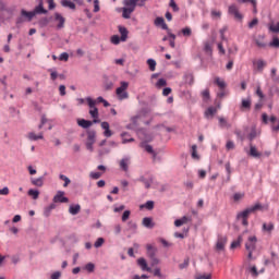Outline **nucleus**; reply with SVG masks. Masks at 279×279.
<instances>
[{
    "instance_id": "0eeeda50",
    "label": "nucleus",
    "mask_w": 279,
    "mask_h": 279,
    "mask_svg": "<svg viewBox=\"0 0 279 279\" xmlns=\"http://www.w3.org/2000/svg\"><path fill=\"white\" fill-rule=\"evenodd\" d=\"M229 14L234 16V19H236V21H243V14H241L239 12V8L236 7V4H231L229 7Z\"/></svg>"
},
{
    "instance_id": "e2e57ef3",
    "label": "nucleus",
    "mask_w": 279,
    "mask_h": 279,
    "mask_svg": "<svg viewBox=\"0 0 279 279\" xmlns=\"http://www.w3.org/2000/svg\"><path fill=\"white\" fill-rule=\"evenodd\" d=\"M89 178L93 180H99V178H101V172H90Z\"/></svg>"
},
{
    "instance_id": "864d4df0",
    "label": "nucleus",
    "mask_w": 279,
    "mask_h": 279,
    "mask_svg": "<svg viewBox=\"0 0 279 279\" xmlns=\"http://www.w3.org/2000/svg\"><path fill=\"white\" fill-rule=\"evenodd\" d=\"M85 269H86V271H88L89 274H93V271H95V264L88 263V264L85 266Z\"/></svg>"
},
{
    "instance_id": "2eb2a0df",
    "label": "nucleus",
    "mask_w": 279,
    "mask_h": 279,
    "mask_svg": "<svg viewBox=\"0 0 279 279\" xmlns=\"http://www.w3.org/2000/svg\"><path fill=\"white\" fill-rule=\"evenodd\" d=\"M254 40L259 49H265V47H267V44L265 43V35H259Z\"/></svg>"
},
{
    "instance_id": "37998d69",
    "label": "nucleus",
    "mask_w": 279,
    "mask_h": 279,
    "mask_svg": "<svg viewBox=\"0 0 279 279\" xmlns=\"http://www.w3.org/2000/svg\"><path fill=\"white\" fill-rule=\"evenodd\" d=\"M86 101H87V104H88L90 110L97 108V107H96V106H97V101H96V100L92 99L90 97H87V98H86Z\"/></svg>"
},
{
    "instance_id": "bf43d9fd",
    "label": "nucleus",
    "mask_w": 279,
    "mask_h": 279,
    "mask_svg": "<svg viewBox=\"0 0 279 279\" xmlns=\"http://www.w3.org/2000/svg\"><path fill=\"white\" fill-rule=\"evenodd\" d=\"M105 242L106 240H104V238H98L97 241L94 243V246L101 247V245H104Z\"/></svg>"
},
{
    "instance_id": "20e7f679",
    "label": "nucleus",
    "mask_w": 279,
    "mask_h": 279,
    "mask_svg": "<svg viewBox=\"0 0 279 279\" xmlns=\"http://www.w3.org/2000/svg\"><path fill=\"white\" fill-rule=\"evenodd\" d=\"M146 250H147V256L150 258L151 260V265H159L160 259H158V257H156V254L158 253V248L151 244H147L146 245Z\"/></svg>"
},
{
    "instance_id": "13d9d810",
    "label": "nucleus",
    "mask_w": 279,
    "mask_h": 279,
    "mask_svg": "<svg viewBox=\"0 0 279 279\" xmlns=\"http://www.w3.org/2000/svg\"><path fill=\"white\" fill-rule=\"evenodd\" d=\"M111 43L112 45H119V43H121V37H119V35H113L111 37Z\"/></svg>"
},
{
    "instance_id": "680f3d73",
    "label": "nucleus",
    "mask_w": 279,
    "mask_h": 279,
    "mask_svg": "<svg viewBox=\"0 0 279 279\" xmlns=\"http://www.w3.org/2000/svg\"><path fill=\"white\" fill-rule=\"evenodd\" d=\"M132 213L130 211V210H125L124 213H123V215H122V221L123 222H125V221H128V219H130V215H131Z\"/></svg>"
},
{
    "instance_id": "412c9836",
    "label": "nucleus",
    "mask_w": 279,
    "mask_h": 279,
    "mask_svg": "<svg viewBox=\"0 0 279 279\" xmlns=\"http://www.w3.org/2000/svg\"><path fill=\"white\" fill-rule=\"evenodd\" d=\"M155 25L157 27H161V29H165V31L169 29V26L165 22V17H157V19H155Z\"/></svg>"
},
{
    "instance_id": "09e8293b",
    "label": "nucleus",
    "mask_w": 279,
    "mask_h": 279,
    "mask_svg": "<svg viewBox=\"0 0 279 279\" xmlns=\"http://www.w3.org/2000/svg\"><path fill=\"white\" fill-rule=\"evenodd\" d=\"M192 158L199 160V155H197V145L192 146Z\"/></svg>"
},
{
    "instance_id": "69168bd1",
    "label": "nucleus",
    "mask_w": 279,
    "mask_h": 279,
    "mask_svg": "<svg viewBox=\"0 0 279 279\" xmlns=\"http://www.w3.org/2000/svg\"><path fill=\"white\" fill-rule=\"evenodd\" d=\"M61 277H62V272H60V271H54V272L51 275L50 279H60Z\"/></svg>"
},
{
    "instance_id": "dca6fc26",
    "label": "nucleus",
    "mask_w": 279,
    "mask_h": 279,
    "mask_svg": "<svg viewBox=\"0 0 279 279\" xmlns=\"http://www.w3.org/2000/svg\"><path fill=\"white\" fill-rule=\"evenodd\" d=\"M89 114H90L92 119H94L93 123H100L101 122V120H99V109H97V107L94 108V109H90Z\"/></svg>"
},
{
    "instance_id": "052dcab7",
    "label": "nucleus",
    "mask_w": 279,
    "mask_h": 279,
    "mask_svg": "<svg viewBox=\"0 0 279 279\" xmlns=\"http://www.w3.org/2000/svg\"><path fill=\"white\" fill-rule=\"evenodd\" d=\"M258 25V20L255 17L248 23V29H254Z\"/></svg>"
},
{
    "instance_id": "c9c22d12",
    "label": "nucleus",
    "mask_w": 279,
    "mask_h": 279,
    "mask_svg": "<svg viewBox=\"0 0 279 279\" xmlns=\"http://www.w3.org/2000/svg\"><path fill=\"white\" fill-rule=\"evenodd\" d=\"M28 195H29L31 197H33V199H38V197H39V195H40V192H39L38 190H33V189H31V190L28 191Z\"/></svg>"
},
{
    "instance_id": "1a4fd4ad",
    "label": "nucleus",
    "mask_w": 279,
    "mask_h": 279,
    "mask_svg": "<svg viewBox=\"0 0 279 279\" xmlns=\"http://www.w3.org/2000/svg\"><path fill=\"white\" fill-rule=\"evenodd\" d=\"M38 2V5L35 7V9L33 10V13H35V16L36 14H47L48 11L45 9V3L43 0H37Z\"/></svg>"
},
{
    "instance_id": "4be33fe9",
    "label": "nucleus",
    "mask_w": 279,
    "mask_h": 279,
    "mask_svg": "<svg viewBox=\"0 0 279 279\" xmlns=\"http://www.w3.org/2000/svg\"><path fill=\"white\" fill-rule=\"evenodd\" d=\"M248 156H252V158H260V156H263V154L258 153V150L256 149V146L250 144Z\"/></svg>"
},
{
    "instance_id": "58836bf2",
    "label": "nucleus",
    "mask_w": 279,
    "mask_h": 279,
    "mask_svg": "<svg viewBox=\"0 0 279 279\" xmlns=\"http://www.w3.org/2000/svg\"><path fill=\"white\" fill-rule=\"evenodd\" d=\"M137 228H138V226L136 225V222H134V221L128 222V230H130L131 232H136Z\"/></svg>"
},
{
    "instance_id": "2f4dec72",
    "label": "nucleus",
    "mask_w": 279,
    "mask_h": 279,
    "mask_svg": "<svg viewBox=\"0 0 279 279\" xmlns=\"http://www.w3.org/2000/svg\"><path fill=\"white\" fill-rule=\"evenodd\" d=\"M62 8H69L70 10H75V3L71 2V0H61Z\"/></svg>"
},
{
    "instance_id": "a19ab883",
    "label": "nucleus",
    "mask_w": 279,
    "mask_h": 279,
    "mask_svg": "<svg viewBox=\"0 0 279 279\" xmlns=\"http://www.w3.org/2000/svg\"><path fill=\"white\" fill-rule=\"evenodd\" d=\"M60 180H62L64 182L63 186L66 187L71 184V179H69V177L64 175V174H60L59 175Z\"/></svg>"
},
{
    "instance_id": "f03ea898",
    "label": "nucleus",
    "mask_w": 279,
    "mask_h": 279,
    "mask_svg": "<svg viewBox=\"0 0 279 279\" xmlns=\"http://www.w3.org/2000/svg\"><path fill=\"white\" fill-rule=\"evenodd\" d=\"M129 87H130V83L122 81L120 83V87L116 89V95L118 96V99H120V101H123V99H129L130 97V94L128 93Z\"/></svg>"
},
{
    "instance_id": "a18cd8bd",
    "label": "nucleus",
    "mask_w": 279,
    "mask_h": 279,
    "mask_svg": "<svg viewBox=\"0 0 279 279\" xmlns=\"http://www.w3.org/2000/svg\"><path fill=\"white\" fill-rule=\"evenodd\" d=\"M204 51H205V53H208V56H213V47L210 46L209 43L205 44Z\"/></svg>"
},
{
    "instance_id": "9d476101",
    "label": "nucleus",
    "mask_w": 279,
    "mask_h": 279,
    "mask_svg": "<svg viewBox=\"0 0 279 279\" xmlns=\"http://www.w3.org/2000/svg\"><path fill=\"white\" fill-rule=\"evenodd\" d=\"M137 265L141 267L142 271L151 272V268L147 265V260L144 257L137 259Z\"/></svg>"
},
{
    "instance_id": "de8ad7c7",
    "label": "nucleus",
    "mask_w": 279,
    "mask_h": 279,
    "mask_svg": "<svg viewBox=\"0 0 279 279\" xmlns=\"http://www.w3.org/2000/svg\"><path fill=\"white\" fill-rule=\"evenodd\" d=\"M225 167H226V171H227V173H228V175H227V182H230V175L232 174V169H231V167H230V162H227V163L225 165Z\"/></svg>"
},
{
    "instance_id": "603ef678",
    "label": "nucleus",
    "mask_w": 279,
    "mask_h": 279,
    "mask_svg": "<svg viewBox=\"0 0 279 279\" xmlns=\"http://www.w3.org/2000/svg\"><path fill=\"white\" fill-rule=\"evenodd\" d=\"M220 128H230V124L225 118H219Z\"/></svg>"
},
{
    "instance_id": "774afa93",
    "label": "nucleus",
    "mask_w": 279,
    "mask_h": 279,
    "mask_svg": "<svg viewBox=\"0 0 279 279\" xmlns=\"http://www.w3.org/2000/svg\"><path fill=\"white\" fill-rule=\"evenodd\" d=\"M256 137V129H253L248 134V141H253Z\"/></svg>"
},
{
    "instance_id": "f3484780",
    "label": "nucleus",
    "mask_w": 279,
    "mask_h": 279,
    "mask_svg": "<svg viewBox=\"0 0 279 279\" xmlns=\"http://www.w3.org/2000/svg\"><path fill=\"white\" fill-rule=\"evenodd\" d=\"M22 16H24V21L31 22L35 15L34 11H26L25 9L21 10Z\"/></svg>"
},
{
    "instance_id": "79ce46f5",
    "label": "nucleus",
    "mask_w": 279,
    "mask_h": 279,
    "mask_svg": "<svg viewBox=\"0 0 279 279\" xmlns=\"http://www.w3.org/2000/svg\"><path fill=\"white\" fill-rule=\"evenodd\" d=\"M146 62H147V64L149 66V71H156V60L148 59Z\"/></svg>"
},
{
    "instance_id": "4468645a",
    "label": "nucleus",
    "mask_w": 279,
    "mask_h": 279,
    "mask_svg": "<svg viewBox=\"0 0 279 279\" xmlns=\"http://www.w3.org/2000/svg\"><path fill=\"white\" fill-rule=\"evenodd\" d=\"M138 182H142L145 185V189H151V184L154 183V177L146 179L144 175L140 177Z\"/></svg>"
},
{
    "instance_id": "393cba45",
    "label": "nucleus",
    "mask_w": 279,
    "mask_h": 279,
    "mask_svg": "<svg viewBox=\"0 0 279 279\" xmlns=\"http://www.w3.org/2000/svg\"><path fill=\"white\" fill-rule=\"evenodd\" d=\"M121 137L123 145H126V143H134V137H130V133L128 132L121 133Z\"/></svg>"
},
{
    "instance_id": "f704fd0d",
    "label": "nucleus",
    "mask_w": 279,
    "mask_h": 279,
    "mask_svg": "<svg viewBox=\"0 0 279 279\" xmlns=\"http://www.w3.org/2000/svg\"><path fill=\"white\" fill-rule=\"evenodd\" d=\"M262 230L264 232H269L270 233L274 230V223L272 222H269V223L264 222L263 227H262Z\"/></svg>"
},
{
    "instance_id": "f257e3e1",
    "label": "nucleus",
    "mask_w": 279,
    "mask_h": 279,
    "mask_svg": "<svg viewBox=\"0 0 279 279\" xmlns=\"http://www.w3.org/2000/svg\"><path fill=\"white\" fill-rule=\"evenodd\" d=\"M263 205L260 203H256L255 205L244 209L242 213L238 214V219H242V225L248 226L247 218L252 213H256V210H262Z\"/></svg>"
},
{
    "instance_id": "6e6d98bb",
    "label": "nucleus",
    "mask_w": 279,
    "mask_h": 279,
    "mask_svg": "<svg viewBox=\"0 0 279 279\" xmlns=\"http://www.w3.org/2000/svg\"><path fill=\"white\" fill-rule=\"evenodd\" d=\"M147 210H154V201H147L144 205Z\"/></svg>"
},
{
    "instance_id": "a878e982",
    "label": "nucleus",
    "mask_w": 279,
    "mask_h": 279,
    "mask_svg": "<svg viewBox=\"0 0 279 279\" xmlns=\"http://www.w3.org/2000/svg\"><path fill=\"white\" fill-rule=\"evenodd\" d=\"M135 9L129 7V8H123L122 9V17L123 19H131L132 12H134Z\"/></svg>"
},
{
    "instance_id": "6ab92c4d",
    "label": "nucleus",
    "mask_w": 279,
    "mask_h": 279,
    "mask_svg": "<svg viewBox=\"0 0 279 279\" xmlns=\"http://www.w3.org/2000/svg\"><path fill=\"white\" fill-rule=\"evenodd\" d=\"M101 128L102 130H105L104 136H106V138H110V136H112V131L110 130V123L101 122Z\"/></svg>"
},
{
    "instance_id": "5fc2aeb1",
    "label": "nucleus",
    "mask_w": 279,
    "mask_h": 279,
    "mask_svg": "<svg viewBox=\"0 0 279 279\" xmlns=\"http://www.w3.org/2000/svg\"><path fill=\"white\" fill-rule=\"evenodd\" d=\"M167 85V80L165 78H159L158 82L156 83L157 88H162V86Z\"/></svg>"
},
{
    "instance_id": "c03bdc74",
    "label": "nucleus",
    "mask_w": 279,
    "mask_h": 279,
    "mask_svg": "<svg viewBox=\"0 0 279 279\" xmlns=\"http://www.w3.org/2000/svg\"><path fill=\"white\" fill-rule=\"evenodd\" d=\"M195 279H213V275L211 274H197L196 276H195Z\"/></svg>"
},
{
    "instance_id": "c756f323",
    "label": "nucleus",
    "mask_w": 279,
    "mask_h": 279,
    "mask_svg": "<svg viewBox=\"0 0 279 279\" xmlns=\"http://www.w3.org/2000/svg\"><path fill=\"white\" fill-rule=\"evenodd\" d=\"M215 114H217V108H215V107H209V108H207V110L205 111V117H206L207 119H210V118L215 117Z\"/></svg>"
},
{
    "instance_id": "7ed1b4c3",
    "label": "nucleus",
    "mask_w": 279,
    "mask_h": 279,
    "mask_svg": "<svg viewBox=\"0 0 279 279\" xmlns=\"http://www.w3.org/2000/svg\"><path fill=\"white\" fill-rule=\"evenodd\" d=\"M87 142H86V149L88 151H94L93 145H95L97 141V132L95 130H87Z\"/></svg>"
},
{
    "instance_id": "473e14b6",
    "label": "nucleus",
    "mask_w": 279,
    "mask_h": 279,
    "mask_svg": "<svg viewBox=\"0 0 279 279\" xmlns=\"http://www.w3.org/2000/svg\"><path fill=\"white\" fill-rule=\"evenodd\" d=\"M51 210H56V203H51L49 206L45 208L44 216L49 217L51 215Z\"/></svg>"
},
{
    "instance_id": "ddd939ff",
    "label": "nucleus",
    "mask_w": 279,
    "mask_h": 279,
    "mask_svg": "<svg viewBox=\"0 0 279 279\" xmlns=\"http://www.w3.org/2000/svg\"><path fill=\"white\" fill-rule=\"evenodd\" d=\"M54 21L59 22V24L57 25L58 29H62L64 27V23L66 22L64 16H62V14L60 13H54Z\"/></svg>"
},
{
    "instance_id": "aec40b11",
    "label": "nucleus",
    "mask_w": 279,
    "mask_h": 279,
    "mask_svg": "<svg viewBox=\"0 0 279 279\" xmlns=\"http://www.w3.org/2000/svg\"><path fill=\"white\" fill-rule=\"evenodd\" d=\"M142 226H144V228H147L148 230H151V228H154L156 223H154V220L151 218L145 217L143 218Z\"/></svg>"
},
{
    "instance_id": "3c124183",
    "label": "nucleus",
    "mask_w": 279,
    "mask_h": 279,
    "mask_svg": "<svg viewBox=\"0 0 279 279\" xmlns=\"http://www.w3.org/2000/svg\"><path fill=\"white\" fill-rule=\"evenodd\" d=\"M269 47H275V49L279 48V38L275 37L272 41L269 44Z\"/></svg>"
},
{
    "instance_id": "4c0bfd02",
    "label": "nucleus",
    "mask_w": 279,
    "mask_h": 279,
    "mask_svg": "<svg viewBox=\"0 0 279 279\" xmlns=\"http://www.w3.org/2000/svg\"><path fill=\"white\" fill-rule=\"evenodd\" d=\"M268 29L272 32V34H279V22L276 25L269 24Z\"/></svg>"
},
{
    "instance_id": "8fccbe9b",
    "label": "nucleus",
    "mask_w": 279,
    "mask_h": 279,
    "mask_svg": "<svg viewBox=\"0 0 279 279\" xmlns=\"http://www.w3.org/2000/svg\"><path fill=\"white\" fill-rule=\"evenodd\" d=\"M256 64H257V69L259 71H263V69H265V66H267V63L264 60H260V59L256 62Z\"/></svg>"
},
{
    "instance_id": "f8f14e48",
    "label": "nucleus",
    "mask_w": 279,
    "mask_h": 279,
    "mask_svg": "<svg viewBox=\"0 0 279 279\" xmlns=\"http://www.w3.org/2000/svg\"><path fill=\"white\" fill-rule=\"evenodd\" d=\"M120 169L125 172L130 170V157H124L120 160Z\"/></svg>"
},
{
    "instance_id": "cd10ccee",
    "label": "nucleus",
    "mask_w": 279,
    "mask_h": 279,
    "mask_svg": "<svg viewBox=\"0 0 279 279\" xmlns=\"http://www.w3.org/2000/svg\"><path fill=\"white\" fill-rule=\"evenodd\" d=\"M31 182L34 186H43L45 184V177H39L37 179L32 178Z\"/></svg>"
},
{
    "instance_id": "7c9ffc66",
    "label": "nucleus",
    "mask_w": 279,
    "mask_h": 279,
    "mask_svg": "<svg viewBox=\"0 0 279 279\" xmlns=\"http://www.w3.org/2000/svg\"><path fill=\"white\" fill-rule=\"evenodd\" d=\"M241 243H243V235H239L236 240H234L232 243H231V246L230 248L231 250H236V247H239L241 245Z\"/></svg>"
},
{
    "instance_id": "39448f33",
    "label": "nucleus",
    "mask_w": 279,
    "mask_h": 279,
    "mask_svg": "<svg viewBox=\"0 0 279 279\" xmlns=\"http://www.w3.org/2000/svg\"><path fill=\"white\" fill-rule=\"evenodd\" d=\"M256 243H258L256 235H250L245 242L246 252H254L256 250Z\"/></svg>"
},
{
    "instance_id": "9b49d317",
    "label": "nucleus",
    "mask_w": 279,
    "mask_h": 279,
    "mask_svg": "<svg viewBox=\"0 0 279 279\" xmlns=\"http://www.w3.org/2000/svg\"><path fill=\"white\" fill-rule=\"evenodd\" d=\"M93 123H95V122H93L90 120H86V119H78L77 120V125L80 128H83V130H88V128L93 126Z\"/></svg>"
},
{
    "instance_id": "e433bc0d",
    "label": "nucleus",
    "mask_w": 279,
    "mask_h": 279,
    "mask_svg": "<svg viewBox=\"0 0 279 279\" xmlns=\"http://www.w3.org/2000/svg\"><path fill=\"white\" fill-rule=\"evenodd\" d=\"M181 33L183 34V36H185L186 38H190V36L193 35V31L191 29V27H184L181 29Z\"/></svg>"
},
{
    "instance_id": "338daca9",
    "label": "nucleus",
    "mask_w": 279,
    "mask_h": 279,
    "mask_svg": "<svg viewBox=\"0 0 279 279\" xmlns=\"http://www.w3.org/2000/svg\"><path fill=\"white\" fill-rule=\"evenodd\" d=\"M122 228H121V225H114L113 226V232L114 234H119L121 232Z\"/></svg>"
},
{
    "instance_id": "6e6552de",
    "label": "nucleus",
    "mask_w": 279,
    "mask_h": 279,
    "mask_svg": "<svg viewBox=\"0 0 279 279\" xmlns=\"http://www.w3.org/2000/svg\"><path fill=\"white\" fill-rule=\"evenodd\" d=\"M226 243H228V238L227 236H218L217 243H216V250L218 252H223L226 250Z\"/></svg>"
},
{
    "instance_id": "c85d7f7f",
    "label": "nucleus",
    "mask_w": 279,
    "mask_h": 279,
    "mask_svg": "<svg viewBox=\"0 0 279 279\" xmlns=\"http://www.w3.org/2000/svg\"><path fill=\"white\" fill-rule=\"evenodd\" d=\"M140 0H124L123 4L126 5V8H132L133 10H136V5H138Z\"/></svg>"
},
{
    "instance_id": "a211bd4d",
    "label": "nucleus",
    "mask_w": 279,
    "mask_h": 279,
    "mask_svg": "<svg viewBox=\"0 0 279 279\" xmlns=\"http://www.w3.org/2000/svg\"><path fill=\"white\" fill-rule=\"evenodd\" d=\"M240 110H242V112L245 110H252V99H242Z\"/></svg>"
},
{
    "instance_id": "49530a36",
    "label": "nucleus",
    "mask_w": 279,
    "mask_h": 279,
    "mask_svg": "<svg viewBox=\"0 0 279 279\" xmlns=\"http://www.w3.org/2000/svg\"><path fill=\"white\" fill-rule=\"evenodd\" d=\"M169 7L172 8L173 12H180V7H178L175 0H170Z\"/></svg>"
},
{
    "instance_id": "0e129e2a",
    "label": "nucleus",
    "mask_w": 279,
    "mask_h": 279,
    "mask_svg": "<svg viewBox=\"0 0 279 279\" xmlns=\"http://www.w3.org/2000/svg\"><path fill=\"white\" fill-rule=\"evenodd\" d=\"M226 149H228V151H230V149H234V142L228 141L226 144Z\"/></svg>"
},
{
    "instance_id": "ea45409f",
    "label": "nucleus",
    "mask_w": 279,
    "mask_h": 279,
    "mask_svg": "<svg viewBox=\"0 0 279 279\" xmlns=\"http://www.w3.org/2000/svg\"><path fill=\"white\" fill-rule=\"evenodd\" d=\"M215 84H217V86H219V88H221V90H223V88H226V81H223L219 77H216Z\"/></svg>"
},
{
    "instance_id": "bb28decb",
    "label": "nucleus",
    "mask_w": 279,
    "mask_h": 279,
    "mask_svg": "<svg viewBox=\"0 0 279 279\" xmlns=\"http://www.w3.org/2000/svg\"><path fill=\"white\" fill-rule=\"evenodd\" d=\"M119 33L121 34V41L125 43V40H128V28H125V26H119Z\"/></svg>"
},
{
    "instance_id": "72a5a7b5",
    "label": "nucleus",
    "mask_w": 279,
    "mask_h": 279,
    "mask_svg": "<svg viewBox=\"0 0 279 279\" xmlns=\"http://www.w3.org/2000/svg\"><path fill=\"white\" fill-rule=\"evenodd\" d=\"M28 138H29V141H40V140L45 138V136L43 135V133H39L38 135H36V133L31 132V133H28Z\"/></svg>"
},
{
    "instance_id": "b1692460",
    "label": "nucleus",
    "mask_w": 279,
    "mask_h": 279,
    "mask_svg": "<svg viewBox=\"0 0 279 279\" xmlns=\"http://www.w3.org/2000/svg\"><path fill=\"white\" fill-rule=\"evenodd\" d=\"M81 210H82V206H80V204L70 205L69 207L70 215H80Z\"/></svg>"
},
{
    "instance_id": "423d86ee",
    "label": "nucleus",
    "mask_w": 279,
    "mask_h": 279,
    "mask_svg": "<svg viewBox=\"0 0 279 279\" xmlns=\"http://www.w3.org/2000/svg\"><path fill=\"white\" fill-rule=\"evenodd\" d=\"M53 204H69V197L64 196V192L58 191L52 198Z\"/></svg>"
},
{
    "instance_id": "4d7b16f0",
    "label": "nucleus",
    "mask_w": 279,
    "mask_h": 279,
    "mask_svg": "<svg viewBox=\"0 0 279 279\" xmlns=\"http://www.w3.org/2000/svg\"><path fill=\"white\" fill-rule=\"evenodd\" d=\"M59 60L61 62H69V54L66 52H62L60 56H59Z\"/></svg>"
},
{
    "instance_id": "5701e85b",
    "label": "nucleus",
    "mask_w": 279,
    "mask_h": 279,
    "mask_svg": "<svg viewBox=\"0 0 279 279\" xmlns=\"http://www.w3.org/2000/svg\"><path fill=\"white\" fill-rule=\"evenodd\" d=\"M114 87V83L108 78V76H104V88L105 90H112Z\"/></svg>"
}]
</instances>
